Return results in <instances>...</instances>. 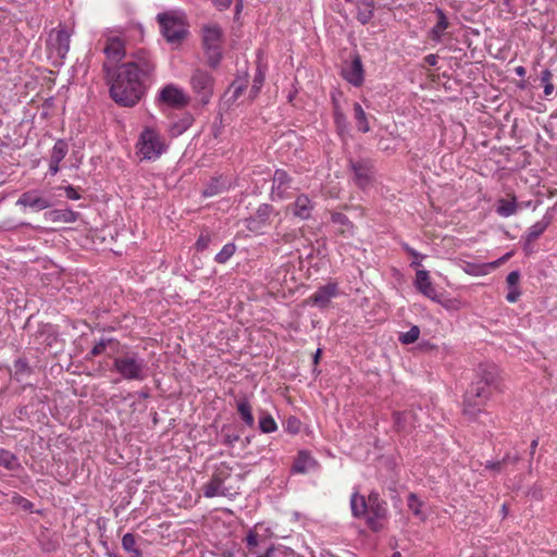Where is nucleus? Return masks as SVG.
Returning a JSON list of instances; mask_svg holds the SVG:
<instances>
[{
  "instance_id": "obj_1",
  "label": "nucleus",
  "mask_w": 557,
  "mask_h": 557,
  "mask_svg": "<svg viewBox=\"0 0 557 557\" xmlns=\"http://www.w3.org/2000/svg\"><path fill=\"white\" fill-rule=\"evenodd\" d=\"M156 62L150 52L139 49L131 59L116 67L103 63L110 97L121 107L136 106L146 94V82L153 74Z\"/></svg>"
},
{
  "instance_id": "obj_2",
  "label": "nucleus",
  "mask_w": 557,
  "mask_h": 557,
  "mask_svg": "<svg viewBox=\"0 0 557 557\" xmlns=\"http://www.w3.org/2000/svg\"><path fill=\"white\" fill-rule=\"evenodd\" d=\"M498 376L497 367L493 363H481L475 376L463 397V414L469 419H475L483 411L491 394L496 386Z\"/></svg>"
},
{
  "instance_id": "obj_3",
  "label": "nucleus",
  "mask_w": 557,
  "mask_h": 557,
  "mask_svg": "<svg viewBox=\"0 0 557 557\" xmlns=\"http://www.w3.org/2000/svg\"><path fill=\"white\" fill-rule=\"evenodd\" d=\"M351 515L357 519L364 520L366 525L372 532H380L385 528L388 519V505L380 493L371 491L366 497L354 492L350 496Z\"/></svg>"
},
{
  "instance_id": "obj_4",
  "label": "nucleus",
  "mask_w": 557,
  "mask_h": 557,
  "mask_svg": "<svg viewBox=\"0 0 557 557\" xmlns=\"http://www.w3.org/2000/svg\"><path fill=\"white\" fill-rule=\"evenodd\" d=\"M112 371L126 381H145L149 375L146 359L136 350H126L113 358Z\"/></svg>"
},
{
  "instance_id": "obj_5",
  "label": "nucleus",
  "mask_w": 557,
  "mask_h": 557,
  "mask_svg": "<svg viewBox=\"0 0 557 557\" xmlns=\"http://www.w3.org/2000/svg\"><path fill=\"white\" fill-rule=\"evenodd\" d=\"M137 153L141 160L156 161L168 149V146L158 129L145 126L136 144Z\"/></svg>"
},
{
  "instance_id": "obj_6",
  "label": "nucleus",
  "mask_w": 557,
  "mask_h": 557,
  "mask_svg": "<svg viewBox=\"0 0 557 557\" xmlns=\"http://www.w3.org/2000/svg\"><path fill=\"white\" fill-rule=\"evenodd\" d=\"M231 474L232 468L226 462H221L216 466L209 482L202 486L203 496L206 498H213L215 496H234L231 488L224 485Z\"/></svg>"
},
{
  "instance_id": "obj_7",
  "label": "nucleus",
  "mask_w": 557,
  "mask_h": 557,
  "mask_svg": "<svg viewBox=\"0 0 557 557\" xmlns=\"http://www.w3.org/2000/svg\"><path fill=\"white\" fill-rule=\"evenodd\" d=\"M189 84L196 99L201 104H208L213 96L215 78L201 67H196L190 75Z\"/></svg>"
},
{
  "instance_id": "obj_8",
  "label": "nucleus",
  "mask_w": 557,
  "mask_h": 557,
  "mask_svg": "<svg viewBox=\"0 0 557 557\" xmlns=\"http://www.w3.org/2000/svg\"><path fill=\"white\" fill-rule=\"evenodd\" d=\"M348 170L352 173V181L360 189L368 188L374 178V164L369 158H350Z\"/></svg>"
},
{
  "instance_id": "obj_9",
  "label": "nucleus",
  "mask_w": 557,
  "mask_h": 557,
  "mask_svg": "<svg viewBox=\"0 0 557 557\" xmlns=\"http://www.w3.org/2000/svg\"><path fill=\"white\" fill-rule=\"evenodd\" d=\"M157 20L162 35L169 42H181L185 38L187 30L180 18L169 13H159Z\"/></svg>"
},
{
  "instance_id": "obj_10",
  "label": "nucleus",
  "mask_w": 557,
  "mask_h": 557,
  "mask_svg": "<svg viewBox=\"0 0 557 557\" xmlns=\"http://www.w3.org/2000/svg\"><path fill=\"white\" fill-rule=\"evenodd\" d=\"M15 205L24 209L28 208L34 212H39L50 208L52 200L47 191L34 188L22 193Z\"/></svg>"
},
{
  "instance_id": "obj_11",
  "label": "nucleus",
  "mask_w": 557,
  "mask_h": 557,
  "mask_svg": "<svg viewBox=\"0 0 557 557\" xmlns=\"http://www.w3.org/2000/svg\"><path fill=\"white\" fill-rule=\"evenodd\" d=\"M71 35L63 28L58 27L51 30L47 40V48L51 58L63 60L70 50Z\"/></svg>"
},
{
  "instance_id": "obj_12",
  "label": "nucleus",
  "mask_w": 557,
  "mask_h": 557,
  "mask_svg": "<svg viewBox=\"0 0 557 557\" xmlns=\"http://www.w3.org/2000/svg\"><path fill=\"white\" fill-rule=\"evenodd\" d=\"M293 182V177L285 170L276 169L272 177L270 199L272 201H282L290 198Z\"/></svg>"
},
{
  "instance_id": "obj_13",
  "label": "nucleus",
  "mask_w": 557,
  "mask_h": 557,
  "mask_svg": "<svg viewBox=\"0 0 557 557\" xmlns=\"http://www.w3.org/2000/svg\"><path fill=\"white\" fill-rule=\"evenodd\" d=\"M341 75L354 87H361L363 85L364 69L359 53L355 52L349 61L343 62Z\"/></svg>"
},
{
  "instance_id": "obj_14",
  "label": "nucleus",
  "mask_w": 557,
  "mask_h": 557,
  "mask_svg": "<svg viewBox=\"0 0 557 557\" xmlns=\"http://www.w3.org/2000/svg\"><path fill=\"white\" fill-rule=\"evenodd\" d=\"M103 53L107 60L113 63L120 62L125 57V42L121 36L108 32L103 35Z\"/></svg>"
},
{
  "instance_id": "obj_15",
  "label": "nucleus",
  "mask_w": 557,
  "mask_h": 557,
  "mask_svg": "<svg viewBox=\"0 0 557 557\" xmlns=\"http://www.w3.org/2000/svg\"><path fill=\"white\" fill-rule=\"evenodd\" d=\"M159 100L175 109H182L189 103V97L183 88L174 84H168L160 90Z\"/></svg>"
},
{
  "instance_id": "obj_16",
  "label": "nucleus",
  "mask_w": 557,
  "mask_h": 557,
  "mask_svg": "<svg viewBox=\"0 0 557 557\" xmlns=\"http://www.w3.org/2000/svg\"><path fill=\"white\" fill-rule=\"evenodd\" d=\"M339 294L338 284L330 282L318 289L308 298V302L319 309H325L329 307L331 300L337 297Z\"/></svg>"
},
{
  "instance_id": "obj_17",
  "label": "nucleus",
  "mask_w": 557,
  "mask_h": 557,
  "mask_svg": "<svg viewBox=\"0 0 557 557\" xmlns=\"http://www.w3.org/2000/svg\"><path fill=\"white\" fill-rule=\"evenodd\" d=\"M413 286L420 294L431 299L432 301L438 304L442 301L441 295L436 292V288L434 287L431 281L430 273L428 270L418 269L416 271Z\"/></svg>"
},
{
  "instance_id": "obj_18",
  "label": "nucleus",
  "mask_w": 557,
  "mask_h": 557,
  "mask_svg": "<svg viewBox=\"0 0 557 557\" xmlns=\"http://www.w3.org/2000/svg\"><path fill=\"white\" fill-rule=\"evenodd\" d=\"M278 214L275 208L270 203H261L253 216L248 218L247 227L250 231H259L271 224L272 215Z\"/></svg>"
},
{
  "instance_id": "obj_19",
  "label": "nucleus",
  "mask_w": 557,
  "mask_h": 557,
  "mask_svg": "<svg viewBox=\"0 0 557 557\" xmlns=\"http://www.w3.org/2000/svg\"><path fill=\"white\" fill-rule=\"evenodd\" d=\"M554 218V208L547 209L543 218L528 228L522 238H527V246L533 244L550 225Z\"/></svg>"
},
{
  "instance_id": "obj_20",
  "label": "nucleus",
  "mask_w": 557,
  "mask_h": 557,
  "mask_svg": "<svg viewBox=\"0 0 557 557\" xmlns=\"http://www.w3.org/2000/svg\"><path fill=\"white\" fill-rule=\"evenodd\" d=\"M294 216L300 220H309L314 210V203L306 194H300L296 197L295 201L289 205Z\"/></svg>"
},
{
  "instance_id": "obj_21",
  "label": "nucleus",
  "mask_w": 557,
  "mask_h": 557,
  "mask_svg": "<svg viewBox=\"0 0 557 557\" xmlns=\"http://www.w3.org/2000/svg\"><path fill=\"white\" fill-rule=\"evenodd\" d=\"M247 84H248L247 74H245L243 76H237L232 82L228 90L224 95V104L227 106V108L235 104L236 101L242 97L243 92L247 88Z\"/></svg>"
},
{
  "instance_id": "obj_22",
  "label": "nucleus",
  "mask_w": 557,
  "mask_h": 557,
  "mask_svg": "<svg viewBox=\"0 0 557 557\" xmlns=\"http://www.w3.org/2000/svg\"><path fill=\"white\" fill-rule=\"evenodd\" d=\"M318 467V461L307 450H300L292 466L294 473H307Z\"/></svg>"
},
{
  "instance_id": "obj_23",
  "label": "nucleus",
  "mask_w": 557,
  "mask_h": 557,
  "mask_svg": "<svg viewBox=\"0 0 557 557\" xmlns=\"http://www.w3.org/2000/svg\"><path fill=\"white\" fill-rule=\"evenodd\" d=\"M44 216L47 221L53 223H74L78 220L79 213L70 208H65L47 211Z\"/></svg>"
},
{
  "instance_id": "obj_24",
  "label": "nucleus",
  "mask_w": 557,
  "mask_h": 557,
  "mask_svg": "<svg viewBox=\"0 0 557 557\" xmlns=\"http://www.w3.org/2000/svg\"><path fill=\"white\" fill-rule=\"evenodd\" d=\"M356 7L357 21L362 25L369 24L374 17L375 0H356Z\"/></svg>"
},
{
  "instance_id": "obj_25",
  "label": "nucleus",
  "mask_w": 557,
  "mask_h": 557,
  "mask_svg": "<svg viewBox=\"0 0 557 557\" xmlns=\"http://www.w3.org/2000/svg\"><path fill=\"white\" fill-rule=\"evenodd\" d=\"M143 541L140 536H136L133 533H126L122 537V548L131 556V557H143L144 553L140 547L138 541Z\"/></svg>"
},
{
  "instance_id": "obj_26",
  "label": "nucleus",
  "mask_w": 557,
  "mask_h": 557,
  "mask_svg": "<svg viewBox=\"0 0 557 557\" xmlns=\"http://www.w3.org/2000/svg\"><path fill=\"white\" fill-rule=\"evenodd\" d=\"M236 409L243 423L248 428H253L255 418L252 414V407L246 396L236 399Z\"/></svg>"
},
{
  "instance_id": "obj_27",
  "label": "nucleus",
  "mask_w": 557,
  "mask_h": 557,
  "mask_svg": "<svg viewBox=\"0 0 557 557\" xmlns=\"http://www.w3.org/2000/svg\"><path fill=\"white\" fill-rule=\"evenodd\" d=\"M222 29L219 25L202 27V46H221Z\"/></svg>"
},
{
  "instance_id": "obj_28",
  "label": "nucleus",
  "mask_w": 557,
  "mask_h": 557,
  "mask_svg": "<svg viewBox=\"0 0 557 557\" xmlns=\"http://www.w3.org/2000/svg\"><path fill=\"white\" fill-rule=\"evenodd\" d=\"M434 12L437 15V22L432 27L430 36L433 41L440 42L442 40L444 32L448 28L449 23L447 21L445 12L442 9L436 8Z\"/></svg>"
},
{
  "instance_id": "obj_29",
  "label": "nucleus",
  "mask_w": 557,
  "mask_h": 557,
  "mask_svg": "<svg viewBox=\"0 0 557 557\" xmlns=\"http://www.w3.org/2000/svg\"><path fill=\"white\" fill-rule=\"evenodd\" d=\"M227 189L228 185L222 177H212L201 191V195L205 198H209L222 194Z\"/></svg>"
},
{
  "instance_id": "obj_30",
  "label": "nucleus",
  "mask_w": 557,
  "mask_h": 557,
  "mask_svg": "<svg viewBox=\"0 0 557 557\" xmlns=\"http://www.w3.org/2000/svg\"><path fill=\"white\" fill-rule=\"evenodd\" d=\"M414 416L411 411H396L393 413L394 428L397 432L407 431L408 428L414 426Z\"/></svg>"
},
{
  "instance_id": "obj_31",
  "label": "nucleus",
  "mask_w": 557,
  "mask_h": 557,
  "mask_svg": "<svg viewBox=\"0 0 557 557\" xmlns=\"http://www.w3.org/2000/svg\"><path fill=\"white\" fill-rule=\"evenodd\" d=\"M246 546L248 554H258L264 546H270L264 537H261L258 533L250 530L246 535Z\"/></svg>"
},
{
  "instance_id": "obj_32",
  "label": "nucleus",
  "mask_w": 557,
  "mask_h": 557,
  "mask_svg": "<svg viewBox=\"0 0 557 557\" xmlns=\"http://www.w3.org/2000/svg\"><path fill=\"white\" fill-rule=\"evenodd\" d=\"M333 117L338 135L342 138H345L347 135H349V123L337 102L334 103Z\"/></svg>"
},
{
  "instance_id": "obj_33",
  "label": "nucleus",
  "mask_w": 557,
  "mask_h": 557,
  "mask_svg": "<svg viewBox=\"0 0 557 557\" xmlns=\"http://www.w3.org/2000/svg\"><path fill=\"white\" fill-rule=\"evenodd\" d=\"M206 55L207 64L211 69H216L222 60V48L221 46H202Z\"/></svg>"
},
{
  "instance_id": "obj_34",
  "label": "nucleus",
  "mask_w": 557,
  "mask_h": 557,
  "mask_svg": "<svg viewBox=\"0 0 557 557\" xmlns=\"http://www.w3.org/2000/svg\"><path fill=\"white\" fill-rule=\"evenodd\" d=\"M354 116H355V120H356L357 129L359 132L368 133V132L371 131V127H370V124H369V121H368V115L364 112V110L361 107V104L358 103V102L354 103Z\"/></svg>"
},
{
  "instance_id": "obj_35",
  "label": "nucleus",
  "mask_w": 557,
  "mask_h": 557,
  "mask_svg": "<svg viewBox=\"0 0 557 557\" xmlns=\"http://www.w3.org/2000/svg\"><path fill=\"white\" fill-rule=\"evenodd\" d=\"M0 467L9 471H16L21 469V463L17 457L4 448H0Z\"/></svg>"
},
{
  "instance_id": "obj_36",
  "label": "nucleus",
  "mask_w": 557,
  "mask_h": 557,
  "mask_svg": "<svg viewBox=\"0 0 557 557\" xmlns=\"http://www.w3.org/2000/svg\"><path fill=\"white\" fill-rule=\"evenodd\" d=\"M259 430L265 434L273 433L277 430V424L275 420L269 412L264 410L260 411Z\"/></svg>"
},
{
  "instance_id": "obj_37",
  "label": "nucleus",
  "mask_w": 557,
  "mask_h": 557,
  "mask_svg": "<svg viewBox=\"0 0 557 557\" xmlns=\"http://www.w3.org/2000/svg\"><path fill=\"white\" fill-rule=\"evenodd\" d=\"M517 211L516 198L511 199H499L496 207V212L504 218H508L515 214Z\"/></svg>"
},
{
  "instance_id": "obj_38",
  "label": "nucleus",
  "mask_w": 557,
  "mask_h": 557,
  "mask_svg": "<svg viewBox=\"0 0 557 557\" xmlns=\"http://www.w3.org/2000/svg\"><path fill=\"white\" fill-rule=\"evenodd\" d=\"M423 502L420 500L417 494L410 493L407 498V506L409 510L420 520H425L426 517L424 512L422 511Z\"/></svg>"
},
{
  "instance_id": "obj_39",
  "label": "nucleus",
  "mask_w": 557,
  "mask_h": 557,
  "mask_svg": "<svg viewBox=\"0 0 557 557\" xmlns=\"http://www.w3.org/2000/svg\"><path fill=\"white\" fill-rule=\"evenodd\" d=\"M69 152V145L65 139H58L50 151V160L61 162Z\"/></svg>"
},
{
  "instance_id": "obj_40",
  "label": "nucleus",
  "mask_w": 557,
  "mask_h": 557,
  "mask_svg": "<svg viewBox=\"0 0 557 557\" xmlns=\"http://www.w3.org/2000/svg\"><path fill=\"white\" fill-rule=\"evenodd\" d=\"M239 434L231 425H223L221 429V442L223 445L233 447L239 441Z\"/></svg>"
},
{
  "instance_id": "obj_41",
  "label": "nucleus",
  "mask_w": 557,
  "mask_h": 557,
  "mask_svg": "<svg viewBox=\"0 0 557 557\" xmlns=\"http://www.w3.org/2000/svg\"><path fill=\"white\" fill-rule=\"evenodd\" d=\"M235 252H236V245L234 243H227L215 255L214 261L216 263L224 264L234 256Z\"/></svg>"
},
{
  "instance_id": "obj_42",
  "label": "nucleus",
  "mask_w": 557,
  "mask_h": 557,
  "mask_svg": "<svg viewBox=\"0 0 557 557\" xmlns=\"http://www.w3.org/2000/svg\"><path fill=\"white\" fill-rule=\"evenodd\" d=\"M264 79H265V73L258 66L257 71L255 73V76H253L250 91H249V97L251 99H255L259 95V92L264 84Z\"/></svg>"
},
{
  "instance_id": "obj_43",
  "label": "nucleus",
  "mask_w": 557,
  "mask_h": 557,
  "mask_svg": "<svg viewBox=\"0 0 557 557\" xmlns=\"http://www.w3.org/2000/svg\"><path fill=\"white\" fill-rule=\"evenodd\" d=\"M32 369L26 358H18L14 361V377L16 381L22 380L26 375H30Z\"/></svg>"
},
{
  "instance_id": "obj_44",
  "label": "nucleus",
  "mask_w": 557,
  "mask_h": 557,
  "mask_svg": "<svg viewBox=\"0 0 557 557\" xmlns=\"http://www.w3.org/2000/svg\"><path fill=\"white\" fill-rule=\"evenodd\" d=\"M420 336V329L417 325H412L407 332L399 335V342L405 345L413 344Z\"/></svg>"
},
{
  "instance_id": "obj_45",
  "label": "nucleus",
  "mask_w": 557,
  "mask_h": 557,
  "mask_svg": "<svg viewBox=\"0 0 557 557\" xmlns=\"http://www.w3.org/2000/svg\"><path fill=\"white\" fill-rule=\"evenodd\" d=\"M95 346L101 354H104L107 348H111L113 351H116V348L120 346V342L113 337H102L95 344Z\"/></svg>"
},
{
  "instance_id": "obj_46",
  "label": "nucleus",
  "mask_w": 557,
  "mask_h": 557,
  "mask_svg": "<svg viewBox=\"0 0 557 557\" xmlns=\"http://www.w3.org/2000/svg\"><path fill=\"white\" fill-rule=\"evenodd\" d=\"M331 221L334 223V224H338V225H342L344 226V228L341 231L343 234L352 228V223L349 221L348 216L342 212H334L332 213L331 215Z\"/></svg>"
},
{
  "instance_id": "obj_47",
  "label": "nucleus",
  "mask_w": 557,
  "mask_h": 557,
  "mask_svg": "<svg viewBox=\"0 0 557 557\" xmlns=\"http://www.w3.org/2000/svg\"><path fill=\"white\" fill-rule=\"evenodd\" d=\"M211 243V236L208 232L201 233L196 242V248L198 251H203L209 247Z\"/></svg>"
},
{
  "instance_id": "obj_48",
  "label": "nucleus",
  "mask_w": 557,
  "mask_h": 557,
  "mask_svg": "<svg viewBox=\"0 0 557 557\" xmlns=\"http://www.w3.org/2000/svg\"><path fill=\"white\" fill-rule=\"evenodd\" d=\"M286 431L292 434H297L300 431V421L292 416L286 421Z\"/></svg>"
},
{
  "instance_id": "obj_49",
  "label": "nucleus",
  "mask_w": 557,
  "mask_h": 557,
  "mask_svg": "<svg viewBox=\"0 0 557 557\" xmlns=\"http://www.w3.org/2000/svg\"><path fill=\"white\" fill-rule=\"evenodd\" d=\"M519 280H520L519 271H511L506 277V282H507L509 288L517 287Z\"/></svg>"
},
{
  "instance_id": "obj_50",
  "label": "nucleus",
  "mask_w": 557,
  "mask_h": 557,
  "mask_svg": "<svg viewBox=\"0 0 557 557\" xmlns=\"http://www.w3.org/2000/svg\"><path fill=\"white\" fill-rule=\"evenodd\" d=\"M520 296H521L520 289L518 287H511V288H509V292L506 295V300L510 304H513L519 299Z\"/></svg>"
},
{
  "instance_id": "obj_51",
  "label": "nucleus",
  "mask_w": 557,
  "mask_h": 557,
  "mask_svg": "<svg viewBox=\"0 0 557 557\" xmlns=\"http://www.w3.org/2000/svg\"><path fill=\"white\" fill-rule=\"evenodd\" d=\"M64 191H65L66 198L71 199V200H78V199H81V194L72 185L66 186L64 188Z\"/></svg>"
},
{
  "instance_id": "obj_52",
  "label": "nucleus",
  "mask_w": 557,
  "mask_h": 557,
  "mask_svg": "<svg viewBox=\"0 0 557 557\" xmlns=\"http://www.w3.org/2000/svg\"><path fill=\"white\" fill-rule=\"evenodd\" d=\"M520 460V455L519 454H506L503 459H502V462L503 465H508V463H511V465H515L517 463L518 461Z\"/></svg>"
},
{
  "instance_id": "obj_53",
  "label": "nucleus",
  "mask_w": 557,
  "mask_h": 557,
  "mask_svg": "<svg viewBox=\"0 0 557 557\" xmlns=\"http://www.w3.org/2000/svg\"><path fill=\"white\" fill-rule=\"evenodd\" d=\"M552 77H553V74L548 69H545L541 72L540 79L543 85L550 84Z\"/></svg>"
},
{
  "instance_id": "obj_54",
  "label": "nucleus",
  "mask_w": 557,
  "mask_h": 557,
  "mask_svg": "<svg viewBox=\"0 0 557 557\" xmlns=\"http://www.w3.org/2000/svg\"><path fill=\"white\" fill-rule=\"evenodd\" d=\"M401 248L411 257H422V253L410 247L407 243H403Z\"/></svg>"
},
{
  "instance_id": "obj_55",
  "label": "nucleus",
  "mask_w": 557,
  "mask_h": 557,
  "mask_svg": "<svg viewBox=\"0 0 557 557\" xmlns=\"http://www.w3.org/2000/svg\"><path fill=\"white\" fill-rule=\"evenodd\" d=\"M502 466H503L502 460H499V461H487L486 465H485V468L494 470V471H500Z\"/></svg>"
},
{
  "instance_id": "obj_56",
  "label": "nucleus",
  "mask_w": 557,
  "mask_h": 557,
  "mask_svg": "<svg viewBox=\"0 0 557 557\" xmlns=\"http://www.w3.org/2000/svg\"><path fill=\"white\" fill-rule=\"evenodd\" d=\"M273 554V546L270 545V546H264V548L262 550H259L257 555V557H271Z\"/></svg>"
},
{
  "instance_id": "obj_57",
  "label": "nucleus",
  "mask_w": 557,
  "mask_h": 557,
  "mask_svg": "<svg viewBox=\"0 0 557 557\" xmlns=\"http://www.w3.org/2000/svg\"><path fill=\"white\" fill-rule=\"evenodd\" d=\"M60 171V162L59 161H49V173L51 175H55Z\"/></svg>"
},
{
  "instance_id": "obj_58",
  "label": "nucleus",
  "mask_w": 557,
  "mask_h": 557,
  "mask_svg": "<svg viewBox=\"0 0 557 557\" xmlns=\"http://www.w3.org/2000/svg\"><path fill=\"white\" fill-rule=\"evenodd\" d=\"M212 1L220 10H225L232 4V0H212Z\"/></svg>"
},
{
  "instance_id": "obj_59",
  "label": "nucleus",
  "mask_w": 557,
  "mask_h": 557,
  "mask_svg": "<svg viewBox=\"0 0 557 557\" xmlns=\"http://www.w3.org/2000/svg\"><path fill=\"white\" fill-rule=\"evenodd\" d=\"M510 256H511V253L508 252V253L504 255L502 258H499L498 260L488 263V265L491 268H497L498 265H500L504 262H506L510 258Z\"/></svg>"
},
{
  "instance_id": "obj_60",
  "label": "nucleus",
  "mask_w": 557,
  "mask_h": 557,
  "mask_svg": "<svg viewBox=\"0 0 557 557\" xmlns=\"http://www.w3.org/2000/svg\"><path fill=\"white\" fill-rule=\"evenodd\" d=\"M510 256H511V253L508 252V253L504 255L502 258H499L498 260L488 263V265L491 268H497L498 265H500L504 262H506L510 258Z\"/></svg>"
},
{
  "instance_id": "obj_61",
  "label": "nucleus",
  "mask_w": 557,
  "mask_h": 557,
  "mask_svg": "<svg viewBox=\"0 0 557 557\" xmlns=\"http://www.w3.org/2000/svg\"><path fill=\"white\" fill-rule=\"evenodd\" d=\"M438 57L436 54H428L424 58V62L430 66H436Z\"/></svg>"
},
{
  "instance_id": "obj_62",
  "label": "nucleus",
  "mask_w": 557,
  "mask_h": 557,
  "mask_svg": "<svg viewBox=\"0 0 557 557\" xmlns=\"http://www.w3.org/2000/svg\"><path fill=\"white\" fill-rule=\"evenodd\" d=\"M412 258H413V260L411 261L410 267L418 270V268L421 265V260L424 259L425 256L422 255V257H412Z\"/></svg>"
},
{
  "instance_id": "obj_63",
  "label": "nucleus",
  "mask_w": 557,
  "mask_h": 557,
  "mask_svg": "<svg viewBox=\"0 0 557 557\" xmlns=\"http://www.w3.org/2000/svg\"><path fill=\"white\" fill-rule=\"evenodd\" d=\"M100 355H102L100 350L96 346H94L91 350L88 352L87 359L91 360L92 358L98 357Z\"/></svg>"
},
{
  "instance_id": "obj_64",
  "label": "nucleus",
  "mask_w": 557,
  "mask_h": 557,
  "mask_svg": "<svg viewBox=\"0 0 557 557\" xmlns=\"http://www.w3.org/2000/svg\"><path fill=\"white\" fill-rule=\"evenodd\" d=\"M554 91V85L550 83V84H546L544 85V95L545 96H550Z\"/></svg>"
}]
</instances>
